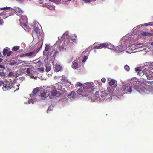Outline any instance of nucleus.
I'll return each instance as SVG.
<instances>
[{
    "mask_svg": "<svg viewBox=\"0 0 153 153\" xmlns=\"http://www.w3.org/2000/svg\"><path fill=\"white\" fill-rule=\"evenodd\" d=\"M130 83H131V86L140 93L145 92L146 89L144 86H146L149 83V82L146 81L143 78H141L139 80L136 81L132 80Z\"/></svg>",
    "mask_w": 153,
    "mask_h": 153,
    "instance_id": "obj_1",
    "label": "nucleus"
},
{
    "mask_svg": "<svg viewBox=\"0 0 153 153\" xmlns=\"http://www.w3.org/2000/svg\"><path fill=\"white\" fill-rule=\"evenodd\" d=\"M94 86V84L92 82L85 83L84 86L83 88L87 94L84 96H87L88 95V93L94 94L95 90Z\"/></svg>",
    "mask_w": 153,
    "mask_h": 153,
    "instance_id": "obj_2",
    "label": "nucleus"
},
{
    "mask_svg": "<svg viewBox=\"0 0 153 153\" xmlns=\"http://www.w3.org/2000/svg\"><path fill=\"white\" fill-rule=\"evenodd\" d=\"M51 90V88L49 87H47L42 92L41 94V97L42 99H45L49 95V91Z\"/></svg>",
    "mask_w": 153,
    "mask_h": 153,
    "instance_id": "obj_3",
    "label": "nucleus"
},
{
    "mask_svg": "<svg viewBox=\"0 0 153 153\" xmlns=\"http://www.w3.org/2000/svg\"><path fill=\"white\" fill-rule=\"evenodd\" d=\"M144 72L145 75L147 77V79H153V72L147 68L144 69Z\"/></svg>",
    "mask_w": 153,
    "mask_h": 153,
    "instance_id": "obj_4",
    "label": "nucleus"
},
{
    "mask_svg": "<svg viewBox=\"0 0 153 153\" xmlns=\"http://www.w3.org/2000/svg\"><path fill=\"white\" fill-rule=\"evenodd\" d=\"M13 87V83L7 82L6 84L3 85L2 89L4 91H6L12 88Z\"/></svg>",
    "mask_w": 153,
    "mask_h": 153,
    "instance_id": "obj_5",
    "label": "nucleus"
},
{
    "mask_svg": "<svg viewBox=\"0 0 153 153\" xmlns=\"http://www.w3.org/2000/svg\"><path fill=\"white\" fill-rule=\"evenodd\" d=\"M36 53L34 51L28 52L27 53L22 54L20 56L21 57H33L36 56Z\"/></svg>",
    "mask_w": 153,
    "mask_h": 153,
    "instance_id": "obj_6",
    "label": "nucleus"
},
{
    "mask_svg": "<svg viewBox=\"0 0 153 153\" xmlns=\"http://www.w3.org/2000/svg\"><path fill=\"white\" fill-rule=\"evenodd\" d=\"M42 66V63L39 60L38 62L34 64L35 68L38 70L42 71L43 68L41 67Z\"/></svg>",
    "mask_w": 153,
    "mask_h": 153,
    "instance_id": "obj_7",
    "label": "nucleus"
},
{
    "mask_svg": "<svg viewBox=\"0 0 153 153\" xmlns=\"http://www.w3.org/2000/svg\"><path fill=\"white\" fill-rule=\"evenodd\" d=\"M49 97L50 98L56 96L57 94V91L56 90L53 89V88H51V90H49Z\"/></svg>",
    "mask_w": 153,
    "mask_h": 153,
    "instance_id": "obj_8",
    "label": "nucleus"
},
{
    "mask_svg": "<svg viewBox=\"0 0 153 153\" xmlns=\"http://www.w3.org/2000/svg\"><path fill=\"white\" fill-rule=\"evenodd\" d=\"M108 81L109 85L112 87L115 88L117 86V83L116 80L113 79H108Z\"/></svg>",
    "mask_w": 153,
    "mask_h": 153,
    "instance_id": "obj_9",
    "label": "nucleus"
},
{
    "mask_svg": "<svg viewBox=\"0 0 153 153\" xmlns=\"http://www.w3.org/2000/svg\"><path fill=\"white\" fill-rule=\"evenodd\" d=\"M40 29L39 28L36 27L34 30H33L32 33V34L33 37H38L39 34L40 33Z\"/></svg>",
    "mask_w": 153,
    "mask_h": 153,
    "instance_id": "obj_10",
    "label": "nucleus"
},
{
    "mask_svg": "<svg viewBox=\"0 0 153 153\" xmlns=\"http://www.w3.org/2000/svg\"><path fill=\"white\" fill-rule=\"evenodd\" d=\"M144 65L145 67H147L146 68H147L150 70L153 69V62H146L145 63Z\"/></svg>",
    "mask_w": 153,
    "mask_h": 153,
    "instance_id": "obj_11",
    "label": "nucleus"
},
{
    "mask_svg": "<svg viewBox=\"0 0 153 153\" xmlns=\"http://www.w3.org/2000/svg\"><path fill=\"white\" fill-rule=\"evenodd\" d=\"M3 55L4 56L7 55V56H10L12 54V51L10 50V48L8 47L5 48L3 51Z\"/></svg>",
    "mask_w": 153,
    "mask_h": 153,
    "instance_id": "obj_12",
    "label": "nucleus"
},
{
    "mask_svg": "<svg viewBox=\"0 0 153 153\" xmlns=\"http://www.w3.org/2000/svg\"><path fill=\"white\" fill-rule=\"evenodd\" d=\"M53 64L55 71L58 72L61 70L62 67L59 64H56L55 65H54V63H53Z\"/></svg>",
    "mask_w": 153,
    "mask_h": 153,
    "instance_id": "obj_13",
    "label": "nucleus"
},
{
    "mask_svg": "<svg viewBox=\"0 0 153 153\" xmlns=\"http://www.w3.org/2000/svg\"><path fill=\"white\" fill-rule=\"evenodd\" d=\"M140 34L143 36H153V33H150L146 32H144L140 31L139 32Z\"/></svg>",
    "mask_w": 153,
    "mask_h": 153,
    "instance_id": "obj_14",
    "label": "nucleus"
},
{
    "mask_svg": "<svg viewBox=\"0 0 153 153\" xmlns=\"http://www.w3.org/2000/svg\"><path fill=\"white\" fill-rule=\"evenodd\" d=\"M26 72L27 74L31 76V78L34 77V76L33 75V71L30 68H28L27 69Z\"/></svg>",
    "mask_w": 153,
    "mask_h": 153,
    "instance_id": "obj_15",
    "label": "nucleus"
},
{
    "mask_svg": "<svg viewBox=\"0 0 153 153\" xmlns=\"http://www.w3.org/2000/svg\"><path fill=\"white\" fill-rule=\"evenodd\" d=\"M114 49L117 52H121L123 50V48L122 45H119L115 47Z\"/></svg>",
    "mask_w": 153,
    "mask_h": 153,
    "instance_id": "obj_16",
    "label": "nucleus"
},
{
    "mask_svg": "<svg viewBox=\"0 0 153 153\" xmlns=\"http://www.w3.org/2000/svg\"><path fill=\"white\" fill-rule=\"evenodd\" d=\"M134 45V47L135 48L137 49V48H141L143 47L145 45H144V44H143L139 43V44H136L135 45H132V46H133Z\"/></svg>",
    "mask_w": 153,
    "mask_h": 153,
    "instance_id": "obj_17",
    "label": "nucleus"
},
{
    "mask_svg": "<svg viewBox=\"0 0 153 153\" xmlns=\"http://www.w3.org/2000/svg\"><path fill=\"white\" fill-rule=\"evenodd\" d=\"M72 68L75 69H77L78 68V63L76 62V61L74 60L73 62Z\"/></svg>",
    "mask_w": 153,
    "mask_h": 153,
    "instance_id": "obj_18",
    "label": "nucleus"
},
{
    "mask_svg": "<svg viewBox=\"0 0 153 153\" xmlns=\"http://www.w3.org/2000/svg\"><path fill=\"white\" fill-rule=\"evenodd\" d=\"M100 46L101 49L102 48H107L108 45L107 43L100 44Z\"/></svg>",
    "mask_w": 153,
    "mask_h": 153,
    "instance_id": "obj_19",
    "label": "nucleus"
},
{
    "mask_svg": "<svg viewBox=\"0 0 153 153\" xmlns=\"http://www.w3.org/2000/svg\"><path fill=\"white\" fill-rule=\"evenodd\" d=\"M41 89V88H40V87L36 88L33 90V93L34 94H38L39 92Z\"/></svg>",
    "mask_w": 153,
    "mask_h": 153,
    "instance_id": "obj_20",
    "label": "nucleus"
},
{
    "mask_svg": "<svg viewBox=\"0 0 153 153\" xmlns=\"http://www.w3.org/2000/svg\"><path fill=\"white\" fill-rule=\"evenodd\" d=\"M124 91L126 92L131 93L132 91L131 87L130 86L126 87L125 88Z\"/></svg>",
    "mask_w": 153,
    "mask_h": 153,
    "instance_id": "obj_21",
    "label": "nucleus"
},
{
    "mask_svg": "<svg viewBox=\"0 0 153 153\" xmlns=\"http://www.w3.org/2000/svg\"><path fill=\"white\" fill-rule=\"evenodd\" d=\"M77 92L78 94L79 95L82 94L84 93V92H83V91L82 90V88H80L77 91Z\"/></svg>",
    "mask_w": 153,
    "mask_h": 153,
    "instance_id": "obj_22",
    "label": "nucleus"
},
{
    "mask_svg": "<svg viewBox=\"0 0 153 153\" xmlns=\"http://www.w3.org/2000/svg\"><path fill=\"white\" fill-rule=\"evenodd\" d=\"M19 46H15L13 47L12 50L14 51H16L19 49Z\"/></svg>",
    "mask_w": 153,
    "mask_h": 153,
    "instance_id": "obj_23",
    "label": "nucleus"
},
{
    "mask_svg": "<svg viewBox=\"0 0 153 153\" xmlns=\"http://www.w3.org/2000/svg\"><path fill=\"white\" fill-rule=\"evenodd\" d=\"M137 74L140 76H143L144 74L145 75V73L144 72V70L143 71H142L141 70L139 71Z\"/></svg>",
    "mask_w": 153,
    "mask_h": 153,
    "instance_id": "obj_24",
    "label": "nucleus"
},
{
    "mask_svg": "<svg viewBox=\"0 0 153 153\" xmlns=\"http://www.w3.org/2000/svg\"><path fill=\"white\" fill-rule=\"evenodd\" d=\"M101 49L100 46V44L98 45H97L94 47L92 48H91L90 50L92 49Z\"/></svg>",
    "mask_w": 153,
    "mask_h": 153,
    "instance_id": "obj_25",
    "label": "nucleus"
},
{
    "mask_svg": "<svg viewBox=\"0 0 153 153\" xmlns=\"http://www.w3.org/2000/svg\"><path fill=\"white\" fill-rule=\"evenodd\" d=\"M124 68L125 70L127 71H128L130 70L129 67L127 65H125L124 66Z\"/></svg>",
    "mask_w": 153,
    "mask_h": 153,
    "instance_id": "obj_26",
    "label": "nucleus"
},
{
    "mask_svg": "<svg viewBox=\"0 0 153 153\" xmlns=\"http://www.w3.org/2000/svg\"><path fill=\"white\" fill-rule=\"evenodd\" d=\"M51 67L50 66H46L45 71L47 72H49L51 70Z\"/></svg>",
    "mask_w": 153,
    "mask_h": 153,
    "instance_id": "obj_27",
    "label": "nucleus"
},
{
    "mask_svg": "<svg viewBox=\"0 0 153 153\" xmlns=\"http://www.w3.org/2000/svg\"><path fill=\"white\" fill-rule=\"evenodd\" d=\"M16 11L20 13H23V11L20 8H18L16 9Z\"/></svg>",
    "mask_w": 153,
    "mask_h": 153,
    "instance_id": "obj_28",
    "label": "nucleus"
},
{
    "mask_svg": "<svg viewBox=\"0 0 153 153\" xmlns=\"http://www.w3.org/2000/svg\"><path fill=\"white\" fill-rule=\"evenodd\" d=\"M144 25L146 26H152L153 25V22H150L148 23H146L144 24Z\"/></svg>",
    "mask_w": 153,
    "mask_h": 153,
    "instance_id": "obj_29",
    "label": "nucleus"
},
{
    "mask_svg": "<svg viewBox=\"0 0 153 153\" xmlns=\"http://www.w3.org/2000/svg\"><path fill=\"white\" fill-rule=\"evenodd\" d=\"M9 76L12 77L14 76V73L12 72H10L8 74Z\"/></svg>",
    "mask_w": 153,
    "mask_h": 153,
    "instance_id": "obj_30",
    "label": "nucleus"
},
{
    "mask_svg": "<svg viewBox=\"0 0 153 153\" xmlns=\"http://www.w3.org/2000/svg\"><path fill=\"white\" fill-rule=\"evenodd\" d=\"M57 52L56 50H55L54 49H53L52 52L50 54H52L53 53H54V54H53V56H55L56 55Z\"/></svg>",
    "mask_w": 153,
    "mask_h": 153,
    "instance_id": "obj_31",
    "label": "nucleus"
},
{
    "mask_svg": "<svg viewBox=\"0 0 153 153\" xmlns=\"http://www.w3.org/2000/svg\"><path fill=\"white\" fill-rule=\"evenodd\" d=\"M96 0H84V1L86 3L90 2L91 1H95Z\"/></svg>",
    "mask_w": 153,
    "mask_h": 153,
    "instance_id": "obj_32",
    "label": "nucleus"
},
{
    "mask_svg": "<svg viewBox=\"0 0 153 153\" xmlns=\"http://www.w3.org/2000/svg\"><path fill=\"white\" fill-rule=\"evenodd\" d=\"M76 38H77L76 36L75 38L74 39L71 38V40H72V41L73 42H74L76 43Z\"/></svg>",
    "mask_w": 153,
    "mask_h": 153,
    "instance_id": "obj_33",
    "label": "nucleus"
},
{
    "mask_svg": "<svg viewBox=\"0 0 153 153\" xmlns=\"http://www.w3.org/2000/svg\"><path fill=\"white\" fill-rule=\"evenodd\" d=\"M50 48V47L49 46L46 45L45 49V51H48L49 50Z\"/></svg>",
    "mask_w": 153,
    "mask_h": 153,
    "instance_id": "obj_34",
    "label": "nucleus"
},
{
    "mask_svg": "<svg viewBox=\"0 0 153 153\" xmlns=\"http://www.w3.org/2000/svg\"><path fill=\"white\" fill-rule=\"evenodd\" d=\"M0 76L2 77H4L5 76V74L3 72H0Z\"/></svg>",
    "mask_w": 153,
    "mask_h": 153,
    "instance_id": "obj_35",
    "label": "nucleus"
},
{
    "mask_svg": "<svg viewBox=\"0 0 153 153\" xmlns=\"http://www.w3.org/2000/svg\"><path fill=\"white\" fill-rule=\"evenodd\" d=\"M135 69L136 71L137 72V74L138 73V72L139 71L141 70L139 67H137L135 68Z\"/></svg>",
    "mask_w": 153,
    "mask_h": 153,
    "instance_id": "obj_36",
    "label": "nucleus"
},
{
    "mask_svg": "<svg viewBox=\"0 0 153 153\" xmlns=\"http://www.w3.org/2000/svg\"><path fill=\"white\" fill-rule=\"evenodd\" d=\"M87 59V56H84L83 58V59L82 60V62H85L86 61V60Z\"/></svg>",
    "mask_w": 153,
    "mask_h": 153,
    "instance_id": "obj_37",
    "label": "nucleus"
},
{
    "mask_svg": "<svg viewBox=\"0 0 153 153\" xmlns=\"http://www.w3.org/2000/svg\"><path fill=\"white\" fill-rule=\"evenodd\" d=\"M101 81L103 83H105L106 82V79L105 78H102L101 79Z\"/></svg>",
    "mask_w": 153,
    "mask_h": 153,
    "instance_id": "obj_38",
    "label": "nucleus"
},
{
    "mask_svg": "<svg viewBox=\"0 0 153 153\" xmlns=\"http://www.w3.org/2000/svg\"><path fill=\"white\" fill-rule=\"evenodd\" d=\"M10 7L2 8H1V10H5L7 9H10Z\"/></svg>",
    "mask_w": 153,
    "mask_h": 153,
    "instance_id": "obj_39",
    "label": "nucleus"
},
{
    "mask_svg": "<svg viewBox=\"0 0 153 153\" xmlns=\"http://www.w3.org/2000/svg\"><path fill=\"white\" fill-rule=\"evenodd\" d=\"M3 22V20L2 19H0V25H2Z\"/></svg>",
    "mask_w": 153,
    "mask_h": 153,
    "instance_id": "obj_40",
    "label": "nucleus"
},
{
    "mask_svg": "<svg viewBox=\"0 0 153 153\" xmlns=\"http://www.w3.org/2000/svg\"><path fill=\"white\" fill-rule=\"evenodd\" d=\"M3 84H4V82L2 81H0V86H1Z\"/></svg>",
    "mask_w": 153,
    "mask_h": 153,
    "instance_id": "obj_41",
    "label": "nucleus"
},
{
    "mask_svg": "<svg viewBox=\"0 0 153 153\" xmlns=\"http://www.w3.org/2000/svg\"><path fill=\"white\" fill-rule=\"evenodd\" d=\"M77 85H79V86H81L82 85V84H81L79 82H78L77 83Z\"/></svg>",
    "mask_w": 153,
    "mask_h": 153,
    "instance_id": "obj_42",
    "label": "nucleus"
},
{
    "mask_svg": "<svg viewBox=\"0 0 153 153\" xmlns=\"http://www.w3.org/2000/svg\"><path fill=\"white\" fill-rule=\"evenodd\" d=\"M49 1H53V2H54L55 1H57V0H49Z\"/></svg>",
    "mask_w": 153,
    "mask_h": 153,
    "instance_id": "obj_43",
    "label": "nucleus"
},
{
    "mask_svg": "<svg viewBox=\"0 0 153 153\" xmlns=\"http://www.w3.org/2000/svg\"><path fill=\"white\" fill-rule=\"evenodd\" d=\"M51 106L49 107L48 108V109L49 110H51Z\"/></svg>",
    "mask_w": 153,
    "mask_h": 153,
    "instance_id": "obj_44",
    "label": "nucleus"
},
{
    "mask_svg": "<svg viewBox=\"0 0 153 153\" xmlns=\"http://www.w3.org/2000/svg\"><path fill=\"white\" fill-rule=\"evenodd\" d=\"M22 24L23 25V26H27L26 24L25 23H22Z\"/></svg>",
    "mask_w": 153,
    "mask_h": 153,
    "instance_id": "obj_45",
    "label": "nucleus"
},
{
    "mask_svg": "<svg viewBox=\"0 0 153 153\" xmlns=\"http://www.w3.org/2000/svg\"><path fill=\"white\" fill-rule=\"evenodd\" d=\"M95 94L97 96V95H98V92L97 91L96 92Z\"/></svg>",
    "mask_w": 153,
    "mask_h": 153,
    "instance_id": "obj_46",
    "label": "nucleus"
},
{
    "mask_svg": "<svg viewBox=\"0 0 153 153\" xmlns=\"http://www.w3.org/2000/svg\"><path fill=\"white\" fill-rule=\"evenodd\" d=\"M51 7L53 9H55V6H51Z\"/></svg>",
    "mask_w": 153,
    "mask_h": 153,
    "instance_id": "obj_47",
    "label": "nucleus"
},
{
    "mask_svg": "<svg viewBox=\"0 0 153 153\" xmlns=\"http://www.w3.org/2000/svg\"><path fill=\"white\" fill-rule=\"evenodd\" d=\"M2 59L1 58H0V62H2Z\"/></svg>",
    "mask_w": 153,
    "mask_h": 153,
    "instance_id": "obj_48",
    "label": "nucleus"
},
{
    "mask_svg": "<svg viewBox=\"0 0 153 153\" xmlns=\"http://www.w3.org/2000/svg\"><path fill=\"white\" fill-rule=\"evenodd\" d=\"M42 44L41 45V46H40V48H39V49H40V48L42 47Z\"/></svg>",
    "mask_w": 153,
    "mask_h": 153,
    "instance_id": "obj_49",
    "label": "nucleus"
},
{
    "mask_svg": "<svg viewBox=\"0 0 153 153\" xmlns=\"http://www.w3.org/2000/svg\"><path fill=\"white\" fill-rule=\"evenodd\" d=\"M75 94V93L74 92H72L71 93V94Z\"/></svg>",
    "mask_w": 153,
    "mask_h": 153,
    "instance_id": "obj_50",
    "label": "nucleus"
},
{
    "mask_svg": "<svg viewBox=\"0 0 153 153\" xmlns=\"http://www.w3.org/2000/svg\"><path fill=\"white\" fill-rule=\"evenodd\" d=\"M151 44L152 45H153V42H152V43H151Z\"/></svg>",
    "mask_w": 153,
    "mask_h": 153,
    "instance_id": "obj_51",
    "label": "nucleus"
},
{
    "mask_svg": "<svg viewBox=\"0 0 153 153\" xmlns=\"http://www.w3.org/2000/svg\"><path fill=\"white\" fill-rule=\"evenodd\" d=\"M68 1H71V0H67Z\"/></svg>",
    "mask_w": 153,
    "mask_h": 153,
    "instance_id": "obj_52",
    "label": "nucleus"
},
{
    "mask_svg": "<svg viewBox=\"0 0 153 153\" xmlns=\"http://www.w3.org/2000/svg\"><path fill=\"white\" fill-rule=\"evenodd\" d=\"M84 1V0H82Z\"/></svg>",
    "mask_w": 153,
    "mask_h": 153,
    "instance_id": "obj_53",
    "label": "nucleus"
}]
</instances>
